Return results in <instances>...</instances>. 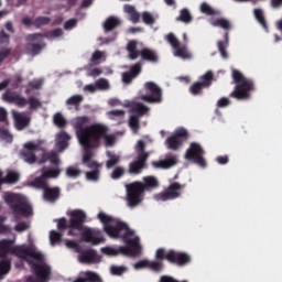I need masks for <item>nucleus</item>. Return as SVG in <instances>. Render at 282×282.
Segmentation results:
<instances>
[{
  "label": "nucleus",
  "mask_w": 282,
  "mask_h": 282,
  "mask_svg": "<svg viewBox=\"0 0 282 282\" xmlns=\"http://www.w3.org/2000/svg\"><path fill=\"white\" fill-rule=\"evenodd\" d=\"M97 218L101 221L104 232H106L108 237L111 239H122L126 246H120L118 248L121 254H127L128 257H140V254H142L140 237L135 236L134 238H131L135 235V231L129 228L127 223H122L102 212L97 215Z\"/></svg>",
  "instance_id": "f257e3e1"
},
{
  "label": "nucleus",
  "mask_w": 282,
  "mask_h": 282,
  "mask_svg": "<svg viewBox=\"0 0 282 282\" xmlns=\"http://www.w3.org/2000/svg\"><path fill=\"white\" fill-rule=\"evenodd\" d=\"M8 254H14L19 259L26 261L31 265V270L40 281H50L52 275V269L50 265L43 262V253L36 251V249L26 246L12 247V240H0V258L8 257Z\"/></svg>",
  "instance_id": "f03ea898"
},
{
  "label": "nucleus",
  "mask_w": 282,
  "mask_h": 282,
  "mask_svg": "<svg viewBox=\"0 0 282 282\" xmlns=\"http://www.w3.org/2000/svg\"><path fill=\"white\" fill-rule=\"evenodd\" d=\"M232 78L236 86L229 97L236 100H250V94L254 91V82L237 69L232 70Z\"/></svg>",
  "instance_id": "7ed1b4c3"
},
{
  "label": "nucleus",
  "mask_w": 282,
  "mask_h": 282,
  "mask_svg": "<svg viewBox=\"0 0 282 282\" xmlns=\"http://www.w3.org/2000/svg\"><path fill=\"white\" fill-rule=\"evenodd\" d=\"M109 133V128L101 123H94L89 126L88 132H86V137L82 139V147H86L87 149H96L100 144V141Z\"/></svg>",
  "instance_id": "20e7f679"
},
{
  "label": "nucleus",
  "mask_w": 282,
  "mask_h": 282,
  "mask_svg": "<svg viewBox=\"0 0 282 282\" xmlns=\"http://www.w3.org/2000/svg\"><path fill=\"white\" fill-rule=\"evenodd\" d=\"M4 202L12 210L13 215L20 217H32L34 215L32 205L28 204L19 194H8L4 197Z\"/></svg>",
  "instance_id": "39448f33"
},
{
  "label": "nucleus",
  "mask_w": 282,
  "mask_h": 282,
  "mask_svg": "<svg viewBox=\"0 0 282 282\" xmlns=\"http://www.w3.org/2000/svg\"><path fill=\"white\" fill-rule=\"evenodd\" d=\"M126 193L127 204L130 208H135L144 202L145 192L140 181L126 184Z\"/></svg>",
  "instance_id": "423d86ee"
},
{
  "label": "nucleus",
  "mask_w": 282,
  "mask_h": 282,
  "mask_svg": "<svg viewBox=\"0 0 282 282\" xmlns=\"http://www.w3.org/2000/svg\"><path fill=\"white\" fill-rule=\"evenodd\" d=\"M127 52L130 61H135L138 56H141L142 61H147L148 63H158L159 61L158 52L152 48L144 47L138 51V42L135 40L128 43Z\"/></svg>",
  "instance_id": "0eeeda50"
},
{
  "label": "nucleus",
  "mask_w": 282,
  "mask_h": 282,
  "mask_svg": "<svg viewBox=\"0 0 282 282\" xmlns=\"http://www.w3.org/2000/svg\"><path fill=\"white\" fill-rule=\"evenodd\" d=\"M87 219V214L80 209H75L70 212L69 221L66 218H61L57 220L58 230H65V228H75L76 230H83V225Z\"/></svg>",
  "instance_id": "6e6552de"
},
{
  "label": "nucleus",
  "mask_w": 282,
  "mask_h": 282,
  "mask_svg": "<svg viewBox=\"0 0 282 282\" xmlns=\"http://www.w3.org/2000/svg\"><path fill=\"white\" fill-rule=\"evenodd\" d=\"M145 95H141L143 102H149L150 105H160L162 102V88L158 86L154 82H147L144 84Z\"/></svg>",
  "instance_id": "1a4fd4ad"
},
{
  "label": "nucleus",
  "mask_w": 282,
  "mask_h": 282,
  "mask_svg": "<svg viewBox=\"0 0 282 282\" xmlns=\"http://www.w3.org/2000/svg\"><path fill=\"white\" fill-rule=\"evenodd\" d=\"M204 149L199 143H191L189 149L186 150L185 153V160L188 162H194V164H197L200 166V169H206L207 163L206 159H204Z\"/></svg>",
  "instance_id": "9d476101"
},
{
  "label": "nucleus",
  "mask_w": 282,
  "mask_h": 282,
  "mask_svg": "<svg viewBox=\"0 0 282 282\" xmlns=\"http://www.w3.org/2000/svg\"><path fill=\"white\" fill-rule=\"evenodd\" d=\"M186 185H182L177 182L171 183L169 187L155 195L156 202H169L171 199H177V197L182 196V189L185 188Z\"/></svg>",
  "instance_id": "9b49d317"
},
{
  "label": "nucleus",
  "mask_w": 282,
  "mask_h": 282,
  "mask_svg": "<svg viewBox=\"0 0 282 282\" xmlns=\"http://www.w3.org/2000/svg\"><path fill=\"white\" fill-rule=\"evenodd\" d=\"M215 80V74L213 72L208 70L203 76L199 77V82L194 83L189 87V93L192 96H202L204 89H208L210 85H213V82Z\"/></svg>",
  "instance_id": "f8f14e48"
},
{
  "label": "nucleus",
  "mask_w": 282,
  "mask_h": 282,
  "mask_svg": "<svg viewBox=\"0 0 282 282\" xmlns=\"http://www.w3.org/2000/svg\"><path fill=\"white\" fill-rule=\"evenodd\" d=\"M41 149V145L29 141L23 144V148L20 151V160H23L26 164H36V151Z\"/></svg>",
  "instance_id": "ddd939ff"
},
{
  "label": "nucleus",
  "mask_w": 282,
  "mask_h": 282,
  "mask_svg": "<svg viewBox=\"0 0 282 282\" xmlns=\"http://www.w3.org/2000/svg\"><path fill=\"white\" fill-rule=\"evenodd\" d=\"M191 254L182 251L175 250H165V261L169 263H174V265H178V268H184V265H188L191 263Z\"/></svg>",
  "instance_id": "4468645a"
},
{
  "label": "nucleus",
  "mask_w": 282,
  "mask_h": 282,
  "mask_svg": "<svg viewBox=\"0 0 282 282\" xmlns=\"http://www.w3.org/2000/svg\"><path fill=\"white\" fill-rule=\"evenodd\" d=\"M44 37L45 35H43L42 33H33L28 35V41L39 42V43H28L25 45V50L31 56H39V54H41V52L43 51V47H45L46 45L45 42H43Z\"/></svg>",
  "instance_id": "2eb2a0df"
},
{
  "label": "nucleus",
  "mask_w": 282,
  "mask_h": 282,
  "mask_svg": "<svg viewBox=\"0 0 282 282\" xmlns=\"http://www.w3.org/2000/svg\"><path fill=\"white\" fill-rule=\"evenodd\" d=\"M188 139V131L186 129L177 130L173 135L166 139V144L172 151H177L184 142Z\"/></svg>",
  "instance_id": "dca6fc26"
},
{
  "label": "nucleus",
  "mask_w": 282,
  "mask_h": 282,
  "mask_svg": "<svg viewBox=\"0 0 282 282\" xmlns=\"http://www.w3.org/2000/svg\"><path fill=\"white\" fill-rule=\"evenodd\" d=\"M149 161V154H141L137 155L135 160H133L129 164L128 173L130 175H140L144 171V169H148L147 162Z\"/></svg>",
  "instance_id": "f3484780"
},
{
  "label": "nucleus",
  "mask_w": 282,
  "mask_h": 282,
  "mask_svg": "<svg viewBox=\"0 0 282 282\" xmlns=\"http://www.w3.org/2000/svg\"><path fill=\"white\" fill-rule=\"evenodd\" d=\"M164 260L166 261V249L159 248L155 251V260L149 261L148 268H150L152 272H162L164 268Z\"/></svg>",
  "instance_id": "a211bd4d"
},
{
  "label": "nucleus",
  "mask_w": 282,
  "mask_h": 282,
  "mask_svg": "<svg viewBox=\"0 0 282 282\" xmlns=\"http://www.w3.org/2000/svg\"><path fill=\"white\" fill-rule=\"evenodd\" d=\"M89 123V117L84 116V117H78L75 121V129H76V135L77 139L79 140V143L83 141L84 138L87 137V132L89 131V126L85 127L86 124Z\"/></svg>",
  "instance_id": "6ab92c4d"
},
{
  "label": "nucleus",
  "mask_w": 282,
  "mask_h": 282,
  "mask_svg": "<svg viewBox=\"0 0 282 282\" xmlns=\"http://www.w3.org/2000/svg\"><path fill=\"white\" fill-rule=\"evenodd\" d=\"M2 100H4L6 102H13V105H17V107H20V108H23L25 107V105H28V99L19 95V93L17 91L7 90L2 95Z\"/></svg>",
  "instance_id": "aec40b11"
},
{
  "label": "nucleus",
  "mask_w": 282,
  "mask_h": 282,
  "mask_svg": "<svg viewBox=\"0 0 282 282\" xmlns=\"http://www.w3.org/2000/svg\"><path fill=\"white\" fill-rule=\"evenodd\" d=\"M44 202H48V204H56L57 199H61V187L58 186H47L42 194Z\"/></svg>",
  "instance_id": "412c9836"
},
{
  "label": "nucleus",
  "mask_w": 282,
  "mask_h": 282,
  "mask_svg": "<svg viewBox=\"0 0 282 282\" xmlns=\"http://www.w3.org/2000/svg\"><path fill=\"white\" fill-rule=\"evenodd\" d=\"M79 263H96L98 261V252L94 249H86L78 251Z\"/></svg>",
  "instance_id": "4be33fe9"
},
{
  "label": "nucleus",
  "mask_w": 282,
  "mask_h": 282,
  "mask_svg": "<svg viewBox=\"0 0 282 282\" xmlns=\"http://www.w3.org/2000/svg\"><path fill=\"white\" fill-rule=\"evenodd\" d=\"M83 148L85 149V152L83 155L82 164H85L88 169H100L102 164L98 163V161H91L94 158V152H91V149L94 148H87L86 145H83Z\"/></svg>",
  "instance_id": "5701e85b"
},
{
  "label": "nucleus",
  "mask_w": 282,
  "mask_h": 282,
  "mask_svg": "<svg viewBox=\"0 0 282 282\" xmlns=\"http://www.w3.org/2000/svg\"><path fill=\"white\" fill-rule=\"evenodd\" d=\"M15 129L18 131H23V129H28L30 127V117L24 116L21 112L13 111L12 113Z\"/></svg>",
  "instance_id": "b1692460"
},
{
  "label": "nucleus",
  "mask_w": 282,
  "mask_h": 282,
  "mask_svg": "<svg viewBox=\"0 0 282 282\" xmlns=\"http://www.w3.org/2000/svg\"><path fill=\"white\" fill-rule=\"evenodd\" d=\"M69 140H72V135L65 131H61L56 134V148L58 151H65L67 147H69Z\"/></svg>",
  "instance_id": "393cba45"
},
{
  "label": "nucleus",
  "mask_w": 282,
  "mask_h": 282,
  "mask_svg": "<svg viewBox=\"0 0 282 282\" xmlns=\"http://www.w3.org/2000/svg\"><path fill=\"white\" fill-rule=\"evenodd\" d=\"M82 241L85 243H91V246H100L105 238L102 237H95L94 231L91 229H87L82 234Z\"/></svg>",
  "instance_id": "a878e982"
},
{
  "label": "nucleus",
  "mask_w": 282,
  "mask_h": 282,
  "mask_svg": "<svg viewBox=\"0 0 282 282\" xmlns=\"http://www.w3.org/2000/svg\"><path fill=\"white\" fill-rule=\"evenodd\" d=\"M142 187L143 191L147 193V191H153L155 188H160V182L158 181V177L150 175V176H144L142 178Z\"/></svg>",
  "instance_id": "bb28decb"
},
{
  "label": "nucleus",
  "mask_w": 282,
  "mask_h": 282,
  "mask_svg": "<svg viewBox=\"0 0 282 282\" xmlns=\"http://www.w3.org/2000/svg\"><path fill=\"white\" fill-rule=\"evenodd\" d=\"M177 164V156H170L161 161H153L152 166L154 169H171Z\"/></svg>",
  "instance_id": "cd10ccee"
},
{
  "label": "nucleus",
  "mask_w": 282,
  "mask_h": 282,
  "mask_svg": "<svg viewBox=\"0 0 282 282\" xmlns=\"http://www.w3.org/2000/svg\"><path fill=\"white\" fill-rule=\"evenodd\" d=\"M121 23L122 22L120 21V19H118L117 17L110 15L108 19H106V21L102 24L104 32L106 34L109 32H113V30H116V28H119Z\"/></svg>",
  "instance_id": "c85d7f7f"
},
{
  "label": "nucleus",
  "mask_w": 282,
  "mask_h": 282,
  "mask_svg": "<svg viewBox=\"0 0 282 282\" xmlns=\"http://www.w3.org/2000/svg\"><path fill=\"white\" fill-rule=\"evenodd\" d=\"M130 111L131 113H135L134 116H138V118H142V116L149 113L150 109L142 102H132L130 105Z\"/></svg>",
  "instance_id": "c756f323"
},
{
  "label": "nucleus",
  "mask_w": 282,
  "mask_h": 282,
  "mask_svg": "<svg viewBox=\"0 0 282 282\" xmlns=\"http://www.w3.org/2000/svg\"><path fill=\"white\" fill-rule=\"evenodd\" d=\"M229 41H230L229 33L226 32L225 40L218 41V43H217L218 52H219L221 58H225V59L228 58V51H226V50H228Z\"/></svg>",
  "instance_id": "7c9ffc66"
},
{
  "label": "nucleus",
  "mask_w": 282,
  "mask_h": 282,
  "mask_svg": "<svg viewBox=\"0 0 282 282\" xmlns=\"http://www.w3.org/2000/svg\"><path fill=\"white\" fill-rule=\"evenodd\" d=\"M31 186H33V188H37V191H45V188H47L50 186V183H47V180L45 177H43V174H41V176L35 177L32 182H31Z\"/></svg>",
  "instance_id": "2f4dec72"
},
{
  "label": "nucleus",
  "mask_w": 282,
  "mask_h": 282,
  "mask_svg": "<svg viewBox=\"0 0 282 282\" xmlns=\"http://www.w3.org/2000/svg\"><path fill=\"white\" fill-rule=\"evenodd\" d=\"M42 177L45 180H56L58 175H61V169H46L43 167L42 170Z\"/></svg>",
  "instance_id": "473e14b6"
},
{
  "label": "nucleus",
  "mask_w": 282,
  "mask_h": 282,
  "mask_svg": "<svg viewBox=\"0 0 282 282\" xmlns=\"http://www.w3.org/2000/svg\"><path fill=\"white\" fill-rule=\"evenodd\" d=\"M83 100H85L83 95H74L66 100V105H68L69 107H75L76 111H78L80 109Z\"/></svg>",
  "instance_id": "72a5a7b5"
},
{
  "label": "nucleus",
  "mask_w": 282,
  "mask_h": 282,
  "mask_svg": "<svg viewBox=\"0 0 282 282\" xmlns=\"http://www.w3.org/2000/svg\"><path fill=\"white\" fill-rule=\"evenodd\" d=\"M174 56H177L178 58H183V61H188L193 58V55L188 53V50L186 48V46H182V45L174 48Z\"/></svg>",
  "instance_id": "f704fd0d"
},
{
  "label": "nucleus",
  "mask_w": 282,
  "mask_h": 282,
  "mask_svg": "<svg viewBox=\"0 0 282 282\" xmlns=\"http://www.w3.org/2000/svg\"><path fill=\"white\" fill-rule=\"evenodd\" d=\"M210 25L214 28H221L223 30H230V28H232L230 21L224 18L210 20Z\"/></svg>",
  "instance_id": "c9c22d12"
},
{
  "label": "nucleus",
  "mask_w": 282,
  "mask_h": 282,
  "mask_svg": "<svg viewBox=\"0 0 282 282\" xmlns=\"http://www.w3.org/2000/svg\"><path fill=\"white\" fill-rule=\"evenodd\" d=\"M253 14H254L256 20L258 21V23L261 25V28H263V30L269 32L268 21H265V15H263V10L254 9Z\"/></svg>",
  "instance_id": "e433bc0d"
},
{
  "label": "nucleus",
  "mask_w": 282,
  "mask_h": 282,
  "mask_svg": "<svg viewBox=\"0 0 282 282\" xmlns=\"http://www.w3.org/2000/svg\"><path fill=\"white\" fill-rule=\"evenodd\" d=\"M53 122L55 127H58V129H65L67 127V119H65L61 112H56L53 116Z\"/></svg>",
  "instance_id": "4c0bfd02"
},
{
  "label": "nucleus",
  "mask_w": 282,
  "mask_h": 282,
  "mask_svg": "<svg viewBox=\"0 0 282 282\" xmlns=\"http://www.w3.org/2000/svg\"><path fill=\"white\" fill-rule=\"evenodd\" d=\"M107 156L109 160L106 162V169L110 170L113 169V166H118V164H120L119 155L113 154L112 152H107Z\"/></svg>",
  "instance_id": "58836bf2"
},
{
  "label": "nucleus",
  "mask_w": 282,
  "mask_h": 282,
  "mask_svg": "<svg viewBox=\"0 0 282 282\" xmlns=\"http://www.w3.org/2000/svg\"><path fill=\"white\" fill-rule=\"evenodd\" d=\"M50 161L51 164L58 166L61 164V159H58V154L52 153L51 155L43 154L42 159L40 160V164H45V162Z\"/></svg>",
  "instance_id": "ea45409f"
},
{
  "label": "nucleus",
  "mask_w": 282,
  "mask_h": 282,
  "mask_svg": "<svg viewBox=\"0 0 282 282\" xmlns=\"http://www.w3.org/2000/svg\"><path fill=\"white\" fill-rule=\"evenodd\" d=\"M19 173L9 171L6 177L2 178V184H17L19 182Z\"/></svg>",
  "instance_id": "a19ab883"
},
{
  "label": "nucleus",
  "mask_w": 282,
  "mask_h": 282,
  "mask_svg": "<svg viewBox=\"0 0 282 282\" xmlns=\"http://www.w3.org/2000/svg\"><path fill=\"white\" fill-rule=\"evenodd\" d=\"M93 171L86 172V180L98 182L100 180V167H89Z\"/></svg>",
  "instance_id": "79ce46f5"
},
{
  "label": "nucleus",
  "mask_w": 282,
  "mask_h": 282,
  "mask_svg": "<svg viewBox=\"0 0 282 282\" xmlns=\"http://www.w3.org/2000/svg\"><path fill=\"white\" fill-rule=\"evenodd\" d=\"M129 127L133 131V133H138V131H140V117L135 115L130 116Z\"/></svg>",
  "instance_id": "37998d69"
},
{
  "label": "nucleus",
  "mask_w": 282,
  "mask_h": 282,
  "mask_svg": "<svg viewBox=\"0 0 282 282\" xmlns=\"http://www.w3.org/2000/svg\"><path fill=\"white\" fill-rule=\"evenodd\" d=\"M176 21H181L182 23H191V21H193V15H191V11H188V9H182L180 17L176 18Z\"/></svg>",
  "instance_id": "c03bdc74"
},
{
  "label": "nucleus",
  "mask_w": 282,
  "mask_h": 282,
  "mask_svg": "<svg viewBox=\"0 0 282 282\" xmlns=\"http://www.w3.org/2000/svg\"><path fill=\"white\" fill-rule=\"evenodd\" d=\"M52 18L50 17H37L33 20L34 28H43V25H50Z\"/></svg>",
  "instance_id": "a18cd8bd"
},
{
  "label": "nucleus",
  "mask_w": 282,
  "mask_h": 282,
  "mask_svg": "<svg viewBox=\"0 0 282 282\" xmlns=\"http://www.w3.org/2000/svg\"><path fill=\"white\" fill-rule=\"evenodd\" d=\"M11 269H12V262H10V260L4 259L0 261V276L8 274Z\"/></svg>",
  "instance_id": "49530a36"
},
{
  "label": "nucleus",
  "mask_w": 282,
  "mask_h": 282,
  "mask_svg": "<svg viewBox=\"0 0 282 282\" xmlns=\"http://www.w3.org/2000/svg\"><path fill=\"white\" fill-rule=\"evenodd\" d=\"M62 240H63V232L56 231V230L50 231V241L52 246H54L55 243H61Z\"/></svg>",
  "instance_id": "de8ad7c7"
},
{
  "label": "nucleus",
  "mask_w": 282,
  "mask_h": 282,
  "mask_svg": "<svg viewBox=\"0 0 282 282\" xmlns=\"http://www.w3.org/2000/svg\"><path fill=\"white\" fill-rule=\"evenodd\" d=\"M200 12L203 14H207V17H215V14H217V11H215V9H213V7L206 2L200 4Z\"/></svg>",
  "instance_id": "09e8293b"
},
{
  "label": "nucleus",
  "mask_w": 282,
  "mask_h": 282,
  "mask_svg": "<svg viewBox=\"0 0 282 282\" xmlns=\"http://www.w3.org/2000/svg\"><path fill=\"white\" fill-rule=\"evenodd\" d=\"M145 149H147V143H144L143 140H139L135 145L137 155H150V153L147 152Z\"/></svg>",
  "instance_id": "8fccbe9b"
},
{
  "label": "nucleus",
  "mask_w": 282,
  "mask_h": 282,
  "mask_svg": "<svg viewBox=\"0 0 282 282\" xmlns=\"http://www.w3.org/2000/svg\"><path fill=\"white\" fill-rule=\"evenodd\" d=\"M83 172L80 171V169L76 167V166H68L66 169V176L67 177H72V178H76V177H79V175L82 174Z\"/></svg>",
  "instance_id": "3c124183"
},
{
  "label": "nucleus",
  "mask_w": 282,
  "mask_h": 282,
  "mask_svg": "<svg viewBox=\"0 0 282 282\" xmlns=\"http://www.w3.org/2000/svg\"><path fill=\"white\" fill-rule=\"evenodd\" d=\"M10 45V34L6 33V30H0V46L8 47Z\"/></svg>",
  "instance_id": "603ef678"
},
{
  "label": "nucleus",
  "mask_w": 282,
  "mask_h": 282,
  "mask_svg": "<svg viewBox=\"0 0 282 282\" xmlns=\"http://www.w3.org/2000/svg\"><path fill=\"white\" fill-rule=\"evenodd\" d=\"M126 170L122 166H117L112 173L110 174L111 180H120V177L124 176Z\"/></svg>",
  "instance_id": "864d4df0"
},
{
  "label": "nucleus",
  "mask_w": 282,
  "mask_h": 282,
  "mask_svg": "<svg viewBox=\"0 0 282 282\" xmlns=\"http://www.w3.org/2000/svg\"><path fill=\"white\" fill-rule=\"evenodd\" d=\"M166 41H167V43H170V45L173 47V50H176L177 47H180V45H182L180 43V40H177L175 37V34H173V33H169L166 35Z\"/></svg>",
  "instance_id": "5fc2aeb1"
},
{
  "label": "nucleus",
  "mask_w": 282,
  "mask_h": 282,
  "mask_svg": "<svg viewBox=\"0 0 282 282\" xmlns=\"http://www.w3.org/2000/svg\"><path fill=\"white\" fill-rule=\"evenodd\" d=\"M102 56H105V53L101 51H95L91 55L90 63H93V65H100Z\"/></svg>",
  "instance_id": "6e6d98bb"
},
{
  "label": "nucleus",
  "mask_w": 282,
  "mask_h": 282,
  "mask_svg": "<svg viewBox=\"0 0 282 282\" xmlns=\"http://www.w3.org/2000/svg\"><path fill=\"white\" fill-rule=\"evenodd\" d=\"M97 89H100L101 91H107L109 89V80L105 78H100L95 83Z\"/></svg>",
  "instance_id": "4d7b16f0"
},
{
  "label": "nucleus",
  "mask_w": 282,
  "mask_h": 282,
  "mask_svg": "<svg viewBox=\"0 0 282 282\" xmlns=\"http://www.w3.org/2000/svg\"><path fill=\"white\" fill-rule=\"evenodd\" d=\"M0 139L10 144L14 140V137H12V134L8 130H0Z\"/></svg>",
  "instance_id": "13d9d810"
},
{
  "label": "nucleus",
  "mask_w": 282,
  "mask_h": 282,
  "mask_svg": "<svg viewBox=\"0 0 282 282\" xmlns=\"http://www.w3.org/2000/svg\"><path fill=\"white\" fill-rule=\"evenodd\" d=\"M110 272L115 276H122V274H124V272H127V269L124 267L112 265L110 268Z\"/></svg>",
  "instance_id": "bf43d9fd"
},
{
  "label": "nucleus",
  "mask_w": 282,
  "mask_h": 282,
  "mask_svg": "<svg viewBox=\"0 0 282 282\" xmlns=\"http://www.w3.org/2000/svg\"><path fill=\"white\" fill-rule=\"evenodd\" d=\"M142 72V65L140 63H137L130 67V73L134 78H138L139 74Z\"/></svg>",
  "instance_id": "052dcab7"
},
{
  "label": "nucleus",
  "mask_w": 282,
  "mask_h": 282,
  "mask_svg": "<svg viewBox=\"0 0 282 282\" xmlns=\"http://www.w3.org/2000/svg\"><path fill=\"white\" fill-rule=\"evenodd\" d=\"M142 19L145 25H153V23H155V18H153V15L149 12H143Z\"/></svg>",
  "instance_id": "680f3d73"
},
{
  "label": "nucleus",
  "mask_w": 282,
  "mask_h": 282,
  "mask_svg": "<svg viewBox=\"0 0 282 282\" xmlns=\"http://www.w3.org/2000/svg\"><path fill=\"white\" fill-rule=\"evenodd\" d=\"M106 147H113L116 144V134H105L104 139Z\"/></svg>",
  "instance_id": "e2e57ef3"
},
{
  "label": "nucleus",
  "mask_w": 282,
  "mask_h": 282,
  "mask_svg": "<svg viewBox=\"0 0 282 282\" xmlns=\"http://www.w3.org/2000/svg\"><path fill=\"white\" fill-rule=\"evenodd\" d=\"M12 54V48H4L0 51V67L3 65V61L8 58Z\"/></svg>",
  "instance_id": "0e129e2a"
},
{
  "label": "nucleus",
  "mask_w": 282,
  "mask_h": 282,
  "mask_svg": "<svg viewBox=\"0 0 282 282\" xmlns=\"http://www.w3.org/2000/svg\"><path fill=\"white\" fill-rule=\"evenodd\" d=\"M29 105H30V109H39V107L42 106L41 100L35 97L29 98Z\"/></svg>",
  "instance_id": "69168bd1"
},
{
  "label": "nucleus",
  "mask_w": 282,
  "mask_h": 282,
  "mask_svg": "<svg viewBox=\"0 0 282 282\" xmlns=\"http://www.w3.org/2000/svg\"><path fill=\"white\" fill-rule=\"evenodd\" d=\"M29 228H30V225L25 221H22L15 225L14 230L17 232H25V230H28Z\"/></svg>",
  "instance_id": "338daca9"
},
{
  "label": "nucleus",
  "mask_w": 282,
  "mask_h": 282,
  "mask_svg": "<svg viewBox=\"0 0 282 282\" xmlns=\"http://www.w3.org/2000/svg\"><path fill=\"white\" fill-rule=\"evenodd\" d=\"M133 78H135L133 75H131L129 72H126L122 74V80L126 85H131L133 82Z\"/></svg>",
  "instance_id": "774afa93"
}]
</instances>
